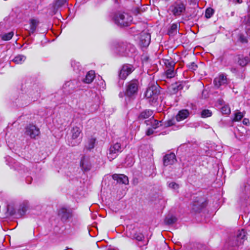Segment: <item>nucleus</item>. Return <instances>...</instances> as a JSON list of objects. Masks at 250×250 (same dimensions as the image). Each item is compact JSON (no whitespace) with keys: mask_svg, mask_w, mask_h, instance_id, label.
Listing matches in <instances>:
<instances>
[{"mask_svg":"<svg viewBox=\"0 0 250 250\" xmlns=\"http://www.w3.org/2000/svg\"><path fill=\"white\" fill-rule=\"evenodd\" d=\"M115 51L122 56H131L136 52V48L132 44L118 42L115 44Z\"/></svg>","mask_w":250,"mask_h":250,"instance_id":"f257e3e1","label":"nucleus"},{"mask_svg":"<svg viewBox=\"0 0 250 250\" xmlns=\"http://www.w3.org/2000/svg\"><path fill=\"white\" fill-rule=\"evenodd\" d=\"M132 17L126 13H117L112 18L114 22L119 26H128L132 21Z\"/></svg>","mask_w":250,"mask_h":250,"instance_id":"f03ea898","label":"nucleus"},{"mask_svg":"<svg viewBox=\"0 0 250 250\" xmlns=\"http://www.w3.org/2000/svg\"><path fill=\"white\" fill-rule=\"evenodd\" d=\"M247 239L246 232L244 229L239 230L235 237L229 242V245L233 248L234 250L236 248L242 245L244 241Z\"/></svg>","mask_w":250,"mask_h":250,"instance_id":"7ed1b4c3","label":"nucleus"},{"mask_svg":"<svg viewBox=\"0 0 250 250\" xmlns=\"http://www.w3.org/2000/svg\"><path fill=\"white\" fill-rule=\"evenodd\" d=\"M139 86V82L133 79L128 82L125 85V95L128 97H133L137 94Z\"/></svg>","mask_w":250,"mask_h":250,"instance_id":"20e7f679","label":"nucleus"},{"mask_svg":"<svg viewBox=\"0 0 250 250\" xmlns=\"http://www.w3.org/2000/svg\"><path fill=\"white\" fill-rule=\"evenodd\" d=\"M159 94L160 91L155 86L149 87L145 93V97L151 104H153L157 102Z\"/></svg>","mask_w":250,"mask_h":250,"instance_id":"39448f33","label":"nucleus"},{"mask_svg":"<svg viewBox=\"0 0 250 250\" xmlns=\"http://www.w3.org/2000/svg\"><path fill=\"white\" fill-rule=\"evenodd\" d=\"M123 150L120 143H116L111 145L107 153V158L111 161L115 159Z\"/></svg>","mask_w":250,"mask_h":250,"instance_id":"423d86ee","label":"nucleus"},{"mask_svg":"<svg viewBox=\"0 0 250 250\" xmlns=\"http://www.w3.org/2000/svg\"><path fill=\"white\" fill-rule=\"evenodd\" d=\"M58 215L62 222H65L72 217L73 211L69 208L62 207L58 210Z\"/></svg>","mask_w":250,"mask_h":250,"instance_id":"0eeeda50","label":"nucleus"},{"mask_svg":"<svg viewBox=\"0 0 250 250\" xmlns=\"http://www.w3.org/2000/svg\"><path fill=\"white\" fill-rule=\"evenodd\" d=\"M169 10L175 16H179L185 11L186 6L182 2H177L170 7Z\"/></svg>","mask_w":250,"mask_h":250,"instance_id":"6e6552de","label":"nucleus"},{"mask_svg":"<svg viewBox=\"0 0 250 250\" xmlns=\"http://www.w3.org/2000/svg\"><path fill=\"white\" fill-rule=\"evenodd\" d=\"M126 236L132 239H136L138 241H141L144 238V235L140 232H138L137 229L134 228H129L126 231Z\"/></svg>","mask_w":250,"mask_h":250,"instance_id":"1a4fd4ad","label":"nucleus"},{"mask_svg":"<svg viewBox=\"0 0 250 250\" xmlns=\"http://www.w3.org/2000/svg\"><path fill=\"white\" fill-rule=\"evenodd\" d=\"M133 70L134 68L132 65L128 64H124L119 71V78L123 80H125Z\"/></svg>","mask_w":250,"mask_h":250,"instance_id":"9d476101","label":"nucleus"},{"mask_svg":"<svg viewBox=\"0 0 250 250\" xmlns=\"http://www.w3.org/2000/svg\"><path fill=\"white\" fill-rule=\"evenodd\" d=\"M40 133L39 129L34 125H29L25 127V134L29 136L31 139H35L36 137L39 136Z\"/></svg>","mask_w":250,"mask_h":250,"instance_id":"9b49d317","label":"nucleus"},{"mask_svg":"<svg viewBox=\"0 0 250 250\" xmlns=\"http://www.w3.org/2000/svg\"><path fill=\"white\" fill-rule=\"evenodd\" d=\"M80 167L83 171H88L90 170L92 164L89 156H83L80 162Z\"/></svg>","mask_w":250,"mask_h":250,"instance_id":"f8f14e48","label":"nucleus"},{"mask_svg":"<svg viewBox=\"0 0 250 250\" xmlns=\"http://www.w3.org/2000/svg\"><path fill=\"white\" fill-rule=\"evenodd\" d=\"M176 161V156L172 152L166 154L163 157V164L165 166L173 165Z\"/></svg>","mask_w":250,"mask_h":250,"instance_id":"ddd939ff","label":"nucleus"},{"mask_svg":"<svg viewBox=\"0 0 250 250\" xmlns=\"http://www.w3.org/2000/svg\"><path fill=\"white\" fill-rule=\"evenodd\" d=\"M151 36L149 33L143 32L140 36V42L143 47H147L150 42Z\"/></svg>","mask_w":250,"mask_h":250,"instance_id":"4468645a","label":"nucleus"},{"mask_svg":"<svg viewBox=\"0 0 250 250\" xmlns=\"http://www.w3.org/2000/svg\"><path fill=\"white\" fill-rule=\"evenodd\" d=\"M112 178L117 181L118 183L123 184L125 185L128 184V177L124 174H114L112 175Z\"/></svg>","mask_w":250,"mask_h":250,"instance_id":"2eb2a0df","label":"nucleus"},{"mask_svg":"<svg viewBox=\"0 0 250 250\" xmlns=\"http://www.w3.org/2000/svg\"><path fill=\"white\" fill-rule=\"evenodd\" d=\"M38 24L39 21L36 20L31 19L29 21V25L28 26V28H25V29L28 31L29 35L35 33L38 26Z\"/></svg>","mask_w":250,"mask_h":250,"instance_id":"dca6fc26","label":"nucleus"},{"mask_svg":"<svg viewBox=\"0 0 250 250\" xmlns=\"http://www.w3.org/2000/svg\"><path fill=\"white\" fill-rule=\"evenodd\" d=\"M66 2V0H55L52 6V14H55L59 8L62 7Z\"/></svg>","mask_w":250,"mask_h":250,"instance_id":"f3484780","label":"nucleus"},{"mask_svg":"<svg viewBox=\"0 0 250 250\" xmlns=\"http://www.w3.org/2000/svg\"><path fill=\"white\" fill-rule=\"evenodd\" d=\"M214 83L215 85L218 88L222 85L226 84L227 83L226 76L224 74L220 75L218 77L215 78Z\"/></svg>","mask_w":250,"mask_h":250,"instance_id":"a211bd4d","label":"nucleus"},{"mask_svg":"<svg viewBox=\"0 0 250 250\" xmlns=\"http://www.w3.org/2000/svg\"><path fill=\"white\" fill-rule=\"evenodd\" d=\"M189 113L187 109H183L179 111L176 116V120L177 122H180L186 119L189 115Z\"/></svg>","mask_w":250,"mask_h":250,"instance_id":"6ab92c4d","label":"nucleus"},{"mask_svg":"<svg viewBox=\"0 0 250 250\" xmlns=\"http://www.w3.org/2000/svg\"><path fill=\"white\" fill-rule=\"evenodd\" d=\"M161 121H158L157 120H155L153 118V117H152L150 120H146L145 121V123L147 125H150L152 126V128L156 129L159 126L162 125Z\"/></svg>","mask_w":250,"mask_h":250,"instance_id":"aec40b11","label":"nucleus"},{"mask_svg":"<svg viewBox=\"0 0 250 250\" xmlns=\"http://www.w3.org/2000/svg\"><path fill=\"white\" fill-rule=\"evenodd\" d=\"M153 111L150 109H146L142 111L138 116V119L139 120H144L149 117L152 116L153 115Z\"/></svg>","mask_w":250,"mask_h":250,"instance_id":"412c9836","label":"nucleus"},{"mask_svg":"<svg viewBox=\"0 0 250 250\" xmlns=\"http://www.w3.org/2000/svg\"><path fill=\"white\" fill-rule=\"evenodd\" d=\"M95 77V72L93 70H90L87 73L85 78L83 80V82L86 83H90L93 81Z\"/></svg>","mask_w":250,"mask_h":250,"instance_id":"4be33fe9","label":"nucleus"},{"mask_svg":"<svg viewBox=\"0 0 250 250\" xmlns=\"http://www.w3.org/2000/svg\"><path fill=\"white\" fill-rule=\"evenodd\" d=\"M249 62H250V60L248 57H244L242 56H238L237 63L240 66L244 67L246 66Z\"/></svg>","mask_w":250,"mask_h":250,"instance_id":"5701e85b","label":"nucleus"},{"mask_svg":"<svg viewBox=\"0 0 250 250\" xmlns=\"http://www.w3.org/2000/svg\"><path fill=\"white\" fill-rule=\"evenodd\" d=\"M82 132V129L78 126H74L71 130L72 138L73 139H77Z\"/></svg>","mask_w":250,"mask_h":250,"instance_id":"b1692460","label":"nucleus"},{"mask_svg":"<svg viewBox=\"0 0 250 250\" xmlns=\"http://www.w3.org/2000/svg\"><path fill=\"white\" fill-rule=\"evenodd\" d=\"M14 35V33L13 31H11L7 33L1 34L0 35V39L4 41H9L13 37Z\"/></svg>","mask_w":250,"mask_h":250,"instance_id":"393cba45","label":"nucleus"},{"mask_svg":"<svg viewBox=\"0 0 250 250\" xmlns=\"http://www.w3.org/2000/svg\"><path fill=\"white\" fill-rule=\"evenodd\" d=\"M26 59V56L23 55H18L13 59V61L17 64H21L25 61Z\"/></svg>","mask_w":250,"mask_h":250,"instance_id":"a878e982","label":"nucleus"},{"mask_svg":"<svg viewBox=\"0 0 250 250\" xmlns=\"http://www.w3.org/2000/svg\"><path fill=\"white\" fill-rule=\"evenodd\" d=\"M163 62L167 69L174 68L175 63L171 59H164Z\"/></svg>","mask_w":250,"mask_h":250,"instance_id":"bb28decb","label":"nucleus"},{"mask_svg":"<svg viewBox=\"0 0 250 250\" xmlns=\"http://www.w3.org/2000/svg\"><path fill=\"white\" fill-rule=\"evenodd\" d=\"M76 83L77 81L75 80L67 82L63 85V88H66L67 87H70L71 90H73L76 88L74 85Z\"/></svg>","mask_w":250,"mask_h":250,"instance_id":"cd10ccee","label":"nucleus"},{"mask_svg":"<svg viewBox=\"0 0 250 250\" xmlns=\"http://www.w3.org/2000/svg\"><path fill=\"white\" fill-rule=\"evenodd\" d=\"M165 221L167 225H172L177 221V218L173 216H167L165 218Z\"/></svg>","mask_w":250,"mask_h":250,"instance_id":"c85d7f7f","label":"nucleus"},{"mask_svg":"<svg viewBox=\"0 0 250 250\" xmlns=\"http://www.w3.org/2000/svg\"><path fill=\"white\" fill-rule=\"evenodd\" d=\"M71 66L73 68V69L76 72L81 71L82 67L79 62H77L75 61H71Z\"/></svg>","mask_w":250,"mask_h":250,"instance_id":"c756f323","label":"nucleus"},{"mask_svg":"<svg viewBox=\"0 0 250 250\" xmlns=\"http://www.w3.org/2000/svg\"><path fill=\"white\" fill-rule=\"evenodd\" d=\"M171 88L172 89V92L175 93L177 92L178 90L182 89L183 86L180 83H176L171 85Z\"/></svg>","mask_w":250,"mask_h":250,"instance_id":"7c9ffc66","label":"nucleus"},{"mask_svg":"<svg viewBox=\"0 0 250 250\" xmlns=\"http://www.w3.org/2000/svg\"><path fill=\"white\" fill-rule=\"evenodd\" d=\"M165 74L167 78H172L175 76L174 68H168L165 71Z\"/></svg>","mask_w":250,"mask_h":250,"instance_id":"2f4dec72","label":"nucleus"},{"mask_svg":"<svg viewBox=\"0 0 250 250\" xmlns=\"http://www.w3.org/2000/svg\"><path fill=\"white\" fill-rule=\"evenodd\" d=\"M177 32V25L173 23L171 25L170 28L168 30V35L169 36H173Z\"/></svg>","mask_w":250,"mask_h":250,"instance_id":"473e14b6","label":"nucleus"},{"mask_svg":"<svg viewBox=\"0 0 250 250\" xmlns=\"http://www.w3.org/2000/svg\"><path fill=\"white\" fill-rule=\"evenodd\" d=\"M212 112L209 109H204L201 112V116L202 118L209 117L212 115Z\"/></svg>","mask_w":250,"mask_h":250,"instance_id":"72a5a7b5","label":"nucleus"},{"mask_svg":"<svg viewBox=\"0 0 250 250\" xmlns=\"http://www.w3.org/2000/svg\"><path fill=\"white\" fill-rule=\"evenodd\" d=\"M204 207L205 205L203 202H202V203L200 204H198V203H195L193 204V209L195 210V211H199L200 210L204 208Z\"/></svg>","mask_w":250,"mask_h":250,"instance_id":"f704fd0d","label":"nucleus"},{"mask_svg":"<svg viewBox=\"0 0 250 250\" xmlns=\"http://www.w3.org/2000/svg\"><path fill=\"white\" fill-rule=\"evenodd\" d=\"M96 139L94 138H91L88 141V144L86 147L88 149H91L94 147Z\"/></svg>","mask_w":250,"mask_h":250,"instance_id":"c9c22d12","label":"nucleus"},{"mask_svg":"<svg viewBox=\"0 0 250 250\" xmlns=\"http://www.w3.org/2000/svg\"><path fill=\"white\" fill-rule=\"evenodd\" d=\"M214 13V10L211 8H208L205 11V17L208 19L210 18Z\"/></svg>","mask_w":250,"mask_h":250,"instance_id":"e433bc0d","label":"nucleus"},{"mask_svg":"<svg viewBox=\"0 0 250 250\" xmlns=\"http://www.w3.org/2000/svg\"><path fill=\"white\" fill-rule=\"evenodd\" d=\"M176 120V119L172 118L165 122V126L169 127L175 124Z\"/></svg>","mask_w":250,"mask_h":250,"instance_id":"4c0bfd02","label":"nucleus"},{"mask_svg":"<svg viewBox=\"0 0 250 250\" xmlns=\"http://www.w3.org/2000/svg\"><path fill=\"white\" fill-rule=\"evenodd\" d=\"M238 40L240 42H241L242 43H246L248 42V40L247 37L241 33L238 35Z\"/></svg>","mask_w":250,"mask_h":250,"instance_id":"58836bf2","label":"nucleus"},{"mask_svg":"<svg viewBox=\"0 0 250 250\" xmlns=\"http://www.w3.org/2000/svg\"><path fill=\"white\" fill-rule=\"evenodd\" d=\"M244 115L241 112H238L235 113L234 118L233 119V121L236 122L240 121L243 117Z\"/></svg>","mask_w":250,"mask_h":250,"instance_id":"ea45409f","label":"nucleus"},{"mask_svg":"<svg viewBox=\"0 0 250 250\" xmlns=\"http://www.w3.org/2000/svg\"><path fill=\"white\" fill-rule=\"evenodd\" d=\"M221 112L223 114H229L230 113V109L228 105H225L221 108Z\"/></svg>","mask_w":250,"mask_h":250,"instance_id":"a19ab883","label":"nucleus"},{"mask_svg":"<svg viewBox=\"0 0 250 250\" xmlns=\"http://www.w3.org/2000/svg\"><path fill=\"white\" fill-rule=\"evenodd\" d=\"M168 186L169 188L173 189H177L179 188V185L175 182L169 183Z\"/></svg>","mask_w":250,"mask_h":250,"instance_id":"79ce46f5","label":"nucleus"},{"mask_svg":"<svg viewBox=\"0 0 250 250\" xmlns=\"http://www.w3.org/2000/svg\"><path fill=\"white\" fill-rule=\"evenodd\" d=\"M188 68L190 70L194 71L197 69V65L194 62H192L188 65Z\"/></svg>","mask_w":250,"mask_h":250,"instance_id":"37998d69","label":"nucleus"},{"mask_svg":"<svg viewBox=\"0 0 250 250\" xmlns=\"http://www.w3.org/2000/svg\"><path fill=\"white\" fill-rule=\"evenodd\" d=\"M26 210H27V207L26 206H23L22 207L21 209H19V212H20L21 215H22L25 214Z\"/></svg>","mask_w":250,"mask_h":250,"instance_id":"c03bdc74","label":"nucleus"},{"mask_svg":"<svg viewBox=\"0 0 250 250\" xmlns=\"http://www.w3.org/2000/svg\"><path fill=\"white\" fill-rule=\"evenodd\" d=\"M153 129L154 128H148L146 132V134L147 136H149L153 134V133H154Z\"/></svg>","mask_w":250,"mask_h":250,"instance_id":"a18cd8bd","label":"nucleus"},{"mask_svg":"<svg viewBox=\"0 0 250 250\" xmlns=\"http://www.w3.org/2000/svg\"><path fill=\"white\" fill-rule=\"evenodd\" d=\"M243 122L244 124L247 125L248 122H249V120L248 119H244Z\"/></svg>","mask_w":250,"mask_h":250,"instance_id":"49530a36","label":"nucleus"},{"mask_svg":"<svg viewBox=\"0 0 250 250\" xmlns=\"http://www.w3.org/2000/svg\"><path fill=\"white\" fill-rule=\"evenodd\" d=\"M119 95L120 97L122 98L125 95V93H120Z\"/></svg>","mask_w":250,"mask_h":250,"instance_id":"de8ad7c7","label":"nucleus"},{"mask_svg":"<svg viewBox=\"0 0 250 250\" xmlns=\"http://www.w3.org/2000/svg\"><path fill=\"white\" fill-rule=\"evenodd\" d=\"M137 181H135V180L133 181V184L135 185H136L137 184Z\"/></svg>","mask_w":250,"mask_h":250,"instance_id":"09e8293b","label":"nucleus"},{"mask_svg":"<svg viewBox=\"0 0 250 250\" xmlns=\"http://www.w3.org/2000/svg\"><path fill=\"white\" fill-rule=\"evenodd\" d=\"M29 179H31V178L29 177ZM26 181H28V178L26 179Z\"/></svg>","mask_w":250,"mask_h":250,"instance_id":"8fccbe9b","label":"nucleus"},{"mask_svg":"<svg viewBox=\"0 0 250 250\" xmlns=\"http://www.w3.org/2000/svg\"><path fill=\"white\" fill-rule=\"evenodd\" d=\"M137 10V11L138 12V13H139V10H138V9H137V10Z\"/></svg>","mask_w":250,"mask_h":250,"instance_id":"3c124183","label":"nucleus"},{"mask_svg":"<svg viewBox=\"0 0 250 250\" xmlns=\"http://www.w3.org/2000/svg\"><path fill=\"white\" fill-rule=\"evenodd\" d=\"M249 55H250V54H249Z\"/></svg>","mask_w":250,"mask_h":250,"instance_id":"603ef678","label":"nucleus"}]
</instances>
